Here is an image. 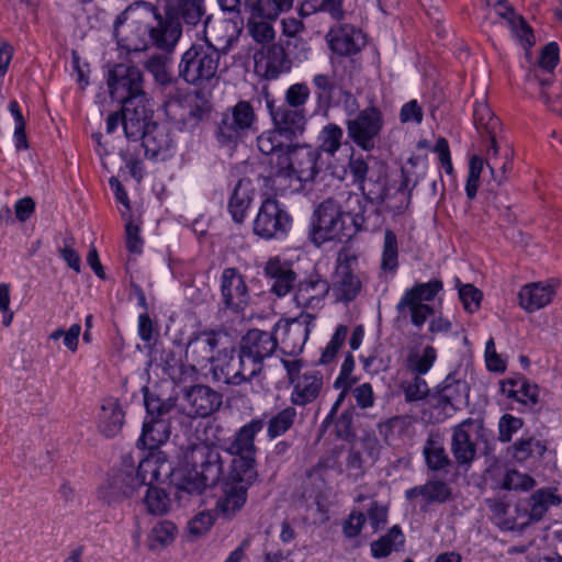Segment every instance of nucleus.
Segmentation results:
<instances>
[{
  "label": "nucleus",
  "mask_w": 562,
  "mask_h": 562,
  "mask_svg": "<svg viewBox=\"0 0 562 562\" xmlns=\"http://www.w3.org/2000/svg\"><path fill=\"white\" fill-rule=\"evenodd\" d=\"M124 22L115 25L119 45L127 52H142L149 44L160 50L171 53L182 35L181 23L168 14L165 15L149 3L130 7L124 13Z\"/></svg>",
  "instance_id": "1"
},
{
  "label": "nucleus",
  "mask_w": 562,
  "mask_h": 562,
  "mask_svg": "<svg viewBox=\"0 0 562 562\" xmlns=\"http://www.w3.org/2000/svg\"><path fill=\"white\" fill-rule=\"evenodd\" d=\"M348 217V212L327 200L318 205L311 218L310 239L314 245L319 247L327 241L344 244L337 256L331 285L333 295L339 302L351 300V234L346 224Z\"/></svg>",
  "instance_id": "2"
},
{
  "label": "nucleus",
  "mask_w": 562,
  "mask_h": 562,
  "mask_svg": "<svg viewBox=\"0 0 562 562\" xmlns=\"http://www.w3.org/2000/svg\"><path fill=\"white\" fill-rule=\"evenodd\" d=\"M186 471L177 474L175 498L180 506H201L203 493L223 474L218 448L213 442H196L183 456Z\"/></svg>",
  "instance_id": "3"
},
{
  "label": "nucleus",
  "mask_w": 562,
  "mask_h": 562,
  "mask_svg": "<svg viewBox=\"0 0 562 562\" xmlns=\"http://www.w3.org/2000/svg\"><path fill=\"white\" fill-rule=\"evenodd\" d=\"M231 26L228 20H220L216 26H211V19L204 21L205 40L193 43L181 56L178 75L184 82L192 86H203L217 76L221 52L207 37L209 30H226Z\"/></svg>",
  "instance_id": "4"
},
{
  "label": "nucleus",
  "mask_w": 562,
  "mask_h": 562,
  "mask_svg": "<svg viewBox=\"0 0 562 562\" xmlns=\"http://www.w3.org/2000/svg\"><path fill=\"white\" fill-rule=\"evenodd\" d=\"M318 158V149L308 145H293L288 149L286 156L271 177L276 193L284 195L304 190L319 171Z\"/></svg>",
  "instance_id": "5"
},
{
  "label": "nucleus",
  "mask_w": 562,
  "mask_h": 562,
  "mask_svg": "<svg viewBox=\"0 0 562 562\" xmlns=\"http://www.w3.org/2000/svg\"><path fill=\"white\" fill-rule=\"evenodd\" d=\"M258 117L249 101L227 108L217 125L216 137L222 145H236L257 132Z\"/></svg>",
  "instance_id": "6"
},
{
  "label": "nucleus",
  "mask_w": 562,
  "mask_h": 562,
  "mask_svg": "<svg viewBox=\"0 0 562 562\" xmlns=\"http://www.w3.org/2000/svg\"><path fill=\"white\" fill-rule=\"evenodd\" d=\"M443 289L439 279L428 282L415 283L406 289L396 304V311L402 317H409L416 328H422L429 316L434 315V308L427 304L432 301Z\"/></svg>",
  "instance_id": "7"
},
{
  "label": "nucleus",
  "mask_w": 562,
  "mask_h": 562,
  "mask_svg": "<svg viewBox=\"0 0 562 562\" xmlns=\"http://www.w3.org/2000/svg\"><path fill=\"white\" fill-rule=\"evenodd\" d=\"M334 389L339 394L334 402L325 423L335 425V432L338 438L349 441L351 437V353L345 357L339 375L334 382Z\"/></svg>",
  "instance_id": "8"
},
{
  "label": "nucleus",
  "mask_w": 562,
  "mask_h": 562,
  "mask_svg": "<svg viewBox=\"0 0 562 562\" xmlns=\"http://www.w3.org/2000/svg\"><path fill=\"white\" fill-rule=\"evenodd\" d=\"M334 457L322 458L314 467L306 471L303 482V497L312 501L316 509L325 514L330 505L334 494L333 477L338 474Z\"/></svg>",
  "instance_id": "9"
},
{
  "label": "nucleus",
  "mask_w": 562,
  "mask_h": 562,
  "mask_svg": "<svg viewBox=\"0 0 562 562\" xmlns=\"http://www.w3.org/2000/svg\"><path fill=\"white\" fill-rule=\"evenodd\" d=\"M292 216L286 206L276 199L268 198L261 202L252 223L254 234L271 240L283 239L292 228Z\"/></svg>",
  "instance_id": "10"
},
{
  "label": "nucleus",
  "mask_w": 562,
  "mask_h": 562,
  "mask_svg": "<svg viewBox=\"0 0 562 562\" xmlns=\"http://www.w3.org/2000/svg\"><path fill=\"white\" fill-rule=\"evenodd\" d=\"M106 85L113 100L122 105L147 101L142 71L131 65L117 64L108 74Z\"/></svg>",
  "instance_id": "11"
},
{
  "label": "nucleus",
  "mask_w": 562,
  "mask_h": 562,
  "mask_svg": "<svg viewBox=\"0 0 562 562\" xmlns=\"http://www.w3.org/2000/svg\"><path fill=\"white\" fill-rule=\"evenodd\" d=\"M221 334L213 329L193 333L187 342L183 373L194 378L199 370L215 364V349L218 347Z\"/></svg>",
  "instance_id": "12"
},
{
  "label": "nucleus",
  "mask_w": 562,
  "mask_h": 562,
  "mask_svg": "<svg viewBox=\"0 0 562 562\" xmlns=\"http://www.w3.org/2000/svg\"><path fill=\"white\" fill-rule=\"evenodd\" d=\"M329 290L328 282L317 274L300 281L293 295L295 306L301 310L297 316L315 324Z\"/></svg>",
  "instance_id": "13"
},
{
  "label": "nucleus",
  "mask_w": 562,
  "mask_h": 562,
  "mask_svg": "<svg viewBox=\"0 0 562 562\" xmlns=\"http://www.w3.org/2000/svg\"><path fill=\"white\" fill-rule=\"evenodd\" d=\"M221 302L225 310L238 314L246 310L250 293L245 277L236 268H225L220 278Z\"/></svg>",
  "instance_id": "14"
},
{
  "label": "nucleus",
  "mask_w": 562,
  "mask_h": 562,
  "mask_svg": "<svg viewBox=\"0 0 562 562\" xmlns=\"http://www.w3.org/2000/svg\"><path fill=\"white\" fill-rule=\"evenodd\" d=\"M256 72L267 80H276L291 70L292 63L284 48L278 44L263 46L255 56Z\"/></svg>",
  "instance_id": "15"
},
{
  "label": "nucleus",
  "mask_w": 562,
  "mask_h": 562,
  "mask_svg": "<svg viewBox=\"0 0 562 562\" xmlns=\"http://www.w3.org/2000/svg\"><path fill=\"white\" fill-rule=\"evenodd\" d=\"M317 105L329 108L339 102L340 97L348 100L349 93L341 76L336 71L333 75L316 74L312 78Z\"/></svg>",
  "instance_id": "16"
},
{
  "label": "nucleus",
  "mask_w": 562,
  "mask_h": 562,
  "mask_svg": "<svg viewBox=\"0 0 562 562\" xmlns=\"http://www.w3.org/2000/svg\"><path fill=\"white\" fill-rule=\"evenodd\" d=\"M273 126L283 133L285 138L294 139L302 135L306 116L304 109H293L289 105H273L272 102H267Z\"/></svg>",
  "instance_id": "17"
},
{
  "label": "nucleus",
  "mask_w": 562,
  "mask_h": 562,
  "mask_svg": "<svg viewBox=\"0 0 562 562\" xmlns=\"http://www.w3.org/2000/svg\"><path fill=\"white\" fill-rule=\"evenodd\" d=\"M382 127L381 112L375 108L362 111L353 120V143L366 151L375 147V138Z\"/></svg>",
  "instance_id": "18"
},
{
  "label": "nucleus",
  "mask_w": 562,
  "mask_h": 562,
  "mask_svg": "<svg viewBox=\"0 0 562 562\" xmlns=\"http://www.w3.org/2000/svg\"><path fill=\"white\" fill-rule=\"evenodd\" d=\"M184 407L190 417H206L222 404V395L206 385H194L187 391Z\"/></svg>",
  "instance_id": "19"
},
{
  "label": "nucleus",
  "mask_w": 562,
  "mask_h": 562,
  "mask_svg": "<svg viewBox=\"0 0 562 562\" xmlns=\"http://www.w3.org/2000/svg\"><path fill=\"white\" fill-rule=\"evenodd\" d=\"M145 156L154 160H166L175 151V142L165 125L149 124V128L142 138Z\"/></svg>",
  "instance_id": "20"
},
{
  "label": "nucleus",
  "mask_w": 562,
  "mask_h": 562,
  "mask_svg": "<svg viewBox=\"0 0 562 562\" xmlns=\"http://www.w3.org/2000/svg\"><path fill=\"white\" fill-rule=\"evenodd\" d=\"M150 113L147 101L124 105L123 131L128 140H142L149 128V124H156L151 121Z\"/></svg>",
  "instance_id": "21"
},
{
  "label": "nucleus",
  "mask_w": 562,
  "mask_h": 562,
  "mask_svg": "<svg viewBox=\"0 0 562 562\" xmlns=\"http://www.w3.org/2000/svg\"><path fill=\"white\" fill-rule=\"evenodd\" d=\"M558 283L532 282L524 285L518 292L519 306L528 313L547 306L555 295Z\"/></svg>",
  "instance_id": "22"
},
{
  "label": "nucleus",
  "mask_w": 562,
  "mask_h": 562,
  "mask_svg": "<svg viewBox=\"0 0 562 562\" xmlns=\"http://www.w3.org/2000/svg\"><path fill=\"white\" fill-rule=\"evenodd\" d=\"M265 274L272 281L271 291L280 297L285 296L296 281L292 265L280 257H273L267 261Z\"/></svg>",
  "instance_id": "23"
},
{
  "label": "nucleus",
  "mask_w": 562,
  "mask_h": 562,
  "mask_svg": "<svg viewBox=\"0 0 562 562\" xmlns=\"http://www.w3.org/2000/svg\"><path fill=\"white\" fill-rule=\"evenodd\" d=\"M212 373L214 380L225 384L240 385L245 383V375L240 373V360L234 349H222L216 353Z\"/></svg>",
  "instance_id": "24"
},
{
  "label": "nucleus",
  "mask_w": 562,
  "mask_h": 562,
  "mask_svg": "<svg viewBox=\"0 0 562 562\" xmlns=\"http://www.w3.org/2000/svg\"><path fill=\"white\" fill-rule=\"evenodd\" d=\"M171 471L168 465L166 454L161 451L148 450V453L142 458L136 470L135 485H151L159 481L161 473L167 476Z\"/></svg>",
  "instance_id": "25"
},
{
  "label": "nucleus",
  "mask_w": 562,
  "mask_h": 562,
  "mask_svg": "<svg viewBox=\"0 0 562 562\" xmlns=\"http://www.w3.org/2000/svg\"><path fill=\"white\" fill-rule=\"evenodd\" d=\"M293 139H288L278 128L265 131L257 137L258 149L267 156H271L270 164L277 169L288 149L292 148Z\"/></svg>",
  "instance_id": "26"
},
{
  "label": "nucleus",
  "mask_w": 562,
  "mask_h": 562,
  "mask_svg": "<svg viewBox=\"0 0 562 562\" xmlns=\"http://www.w3.org/2000/svg\"><path fill=\"white\" fill-rule=\"evenodd\" d=\"M263 427L262 418L251 419L237 430L226 451L231 456H256L255 438Z\"/></svg>",
  "instance_id": "27"
},
{
  "label": "nucleus",
  "mask_w": 562,
  "mask_h": 562,
  "mask_svg": "<svg viewBox=\"0 0 562 562\" xmlns=\"http://www.w3.org/2000/svg\"><path fill=\"white\" fill-rule=\"evenodd\" d=\"M246 485L226 481L222 487V495L216 502V512L224 518H233L244 507L247 501Z\"/></svg>",
  "instance_id": "28"
},
{
  "label": "nucleus",
  "mask_w": 562,
  "mask_h": 562,
  "mask_svg": "<svg viewBox=\"0 0 562 562\" xmlns=\"http://www.w3.org/2000/svg\"><path fill=\"white\" fill-rule=\"evenodd\" d=\"M496 11L506 26L510 30L513 36L522 47L527 48L533 45L535 37L532 30L521 15L515 13L512 7L502 1L497 2Z\"/></svg>",
  "instance_id": "29"
},
{
  "label": "nucleus",
  "mask_w": 562,
  "mask_h": 562,
  "mask_svg": "<svg viewBox=\"0 0 562 562\" xmlns=\"http://www.w3.org/2000/svg\"><path fill=\"white\" fill-rule=\"evenodd\" d=\"M277 346V339L271 333L250 329L243 337L239 348L262 362L274 352Z\"/></svg>",
  "instance_id": "30"
},
{
  "label": "nucleus",
  "mask_w": 562,
  "mask_h": 562,
  "mask_svg": "<svg viewBox=\"0 0 562 562\" xmlns=\"http://www.w3.org/2000/svg\"><path fill=\"white\" fill-rule=\"evenodd\" d=\"M323 376L318 371H308L297 376L291 393L294 405L304 406L312 403L321 393Z\"/></svg>",
  "instance_id": "31"
},
{
  "label": "nucleus",
  "mask_w": 562,
  "mask_h": 562,
  "mask_svg": "<svg viewBox=\"0 0 562 562\" xmlns=\"http://www.w3.org/2000/svg\"><path fill=\"white\" fill-rule=\"evenodd\" d=\"M473 121L477 132L482 137H486L492 146L494 154H498L496 144V134L501 122L493 114L491 108L484 102H476L473 110Z\"/></svg>",
  "instance_id": "32"
},
{
  "label": "nucleus",
  "mask_w": 562,
  "mask_h": 562,
  "mask_svg": "<svg viewBox=\"0 0 562 562\" xmlns=\"http://www.w3.org/2000/svg\"><path fill=\"white\" fill-rule=\"evenodd\" d=\"M170 436L169 424L164 418H146L143 425L142 436L137 446L144 449L158 451L157 448L165 443Z\"/></svg>",
  "instance_id": "33"
},
{
  "label": "nucleus",
  "mask_w": 562,
  "mask_h": 562,
  "mask_svg": "<svg viewBox=\"0 0 562 562\" xmlns=\"http://www.w3.org/2000/svg\"><path fill=\"white\" fill-rule=\"evenodd\" d=\"M314 327L315 324L307 323V321L302 317L296 316L295 318L291 319L286 324L284 336L282 338V345L286 352H301L308 339L311 330Z\"/></svg>",
  "instance_id": "34"
},
{
  "label": "nucleus",
  "mask_w": 562,
  "mask_h": 562,
  "mask_svg": "<svg viewBox=\"0 0 562 562\" xmlns=\"http://www.w3.org/2000/svg\"><path fill=\"white\" fill-rule=\"evenodd\" d=\"M254 191L248 180H239L228 201V212L236 224H243L252 202Z\"/></svg>",
  "instance_id": "35"
},
{
  "label": "nucleus",
  "mask_w": 562,
  "mask_h": 562,
  "mask_svg": "<svg viewBox=\"0 0 562 562\" xmlns=\"http://www.w3.org/2000/svg\"><path fill=\"white\" fill-rule=\"evenodd\" d=\"M422 496L428 503H446L451 497L450 486L440 480H429L423 485L405 491V497L413 501Z\"/></svg>",
  "instance_id": "36"
},
{
  "label": "nucleus",
  "mask_w": 562,
  "mask_h": 562,
  "mask_svg": "<svg viewBox=\"0 0 562 562\" xmlns=\"http://www.w3.org/2000/svg\"><path fill=\"white\" fill-rule=\"evenodd\" d=\"M467 426H471L470 420L463 422L453 429L451 451L459 464L471 463L476 453L475 445L465 429Z\"/></svg>",
  "instance_id": "37"
},
{
  "label": "nucleus",
  "mask_w": 562,
  "mask_h": 562,
  "mask_svg": "<svg viewBox=\"0 0 562 562\" xmlns=\"http://www.w3.org/2000/svg\"><path fill=\"white\" fill-rule=\"evenodd\" d=\"M168 14L179 22L196 25L204 15L203 0H169L166 4Z\"/></svg>",
  "instance_id": "38"
},
{
  "label": "nucleus",
  "mask_w": 562,
  "mask_h": 562,
  "mask_svg": "<svg viewBox=\"0 0 562 562\" xmlns=\"http://www.w3.org/2000/svg\"><path fill=\"white\" fill-rule=\"evenodd\" d=\"M326 42L333 54L331 63L335 57H348L351 54V25L348 23H337L333 25L326 34Z\"/></svg>",
  "instance_id": "39"
},
{
  "label": "nucleus",
  "mask_w": 562,
  "mask_h": 562,
  "mask_svg": "<svg viewBox=\"0 0 562 562\" xmlns=\"http://www.w3.org/2000/svg\"><path fill=\"white\" fill-rule=\"evenodd\" d=\"M124 424V414L116 401H106L99 415V430L109 438L115 437Z\"/></svg>",
  "instance_id": "40"
},
{
  "label": "nucleus",
  "mask_w": 562,
  "mask_h": 562,
  "mask_svg": "<svg viewBox=\"0 0 562 562\" xmlns=\"http://www.w3.org/2000/svg\"><path fill=\"white\" fill-rule=\"evenodd\" d=\"M256 456H233L232 469L227 481L251 486L257 480Z\"/></svg>",
  "instance_id": "41"
},
{
  "label": "nucleus",
  "mask_w": 562,
  "mask_h": 562,
  "mask_svg": "<svg viewBox=\"0 0 562 562\" xmlns=\"http://www.w3.org/2000/svg\"><path fill=\"white\" fill-rule=\"evenodd\" d=\"M294 0H246V8L260 19L276 20L293 7Z\"/></svg>",
  "instance_id": "42"
},
{
  "label": "nucleus",
  "mask_w": 562,
  "mask_h": 562,
  "mask_svg": "<svg viewBox=\"0 0 562 562\" xmlns=\"http://www.w3.org/2000/svg\"><path fill=\"white\" fill-rule=\"evenodd\" d=\"M177 533L178 528L173 522L160 520L147 536V548L150 551H160L175 541Z\"/></svg>",
  "instance_id": "43"
},
{
  "label": "nucleus",
  "mask_w": 562,
  "mask_h": 562,
  "mask_svg": "<svg viewBox=\"0 0 562 562\" xmlns=\"http://www.w3.org/2000/svg\"><path fill=\"white\" fill-rule=\"evenodd\" d=\"M405 542V537L398 526H393L386 535L371 543L374 558H384L393 551H398Z\"/></svg>",
  "instance_id": "44"
},
{
  "label": "nucleus",
  "mask_w": 562,
  "mask_h": 562,
  "mask_svg": "<svg viewBox=\"0 0 562 562\" xmlns=\"http://www.w3.org/2000/svg\"><path fill=\"white\" fill-rule=\"evenodd\" d=\"M437 359V351L434 347L427 346L422 352L413 350L406 359V368L414 375L426 374Z\"/></svg>",
  "instance_id": "45"
},
{
  "label": "nucleus",
  "mask_w": 562,
  "mask_h": 562,
  "mask_svg": "<svg viewBox=\"0 0 562 562\" xmlns=\"http://www.w3.org/2000/svg\"><path fill=\"white\" fill-rule=\"evenodd\" d=\"M424 456L428 468L439 471L449 464V458L438 436L430 435L424 446Z\"/></svg>",
  "instance_id": "46"
},
{
  "label": "nucleus",
  "mask_w": 562,
  "mask_h": 562,
  "mask_svg": "<svg viewBox=\"0 0 562 562\" xmlns=\"http://www.w3.org/2000/svg\"><path fill=\"white\" fill-rule=\"evenodd\" d=\"M561 498L551 491L539 490L529 498V517L531 520H540L550 506L559 505Z\"/></svg>",
  "instance_id": "47"
},
{
  "label": "nucleus",
  "mask_w": 562,
  "mask_h": 562,
  "mask_svg": "<svg viewBox=\"0 0 562 562\" xmlns=\"http://www.w3.org/2000/svg\"><path fill=\"white\" fill-rule=\"evenodd\" d=\"M510 389L503 386V392L508 397L514 398L525 405H535L538 402V387L530 384L528 381L521 379L517 381H509Z\"/></svg>",
  "instance_id": "48"
},
{
  "label": "nucleus",
  "mask_w": 562,
  "mask_h": 562,
  "mask_svg": "<svg viewBox=\"0 0 562 562\" xmlns=\"http://www.w3.org/2000/svg\"><path fill=\"white\" fill-rule=\"evenodd\" d=\"M296 418V409L292 406H288L272 416L268 422L267 436L269 439L285 434L294 424Z\"/></svg>",
  "instance_id": "49"
},
{
  "label": "nucleus",
  "mask_w": 562,
  "mask_h": 562,
  "mask_svg": "<svg viewBox=\"0 0 562 562\" xmlns=\"http://www.w3.org/2000/svg\"><path fill=\"white\" fill-rule=\"evenodd\" d=\"M167 64L168 57L160 54L151 55L144 63L147 71L151 74L155 81L162 87H168L175 81L171 72L167 68Z\"/></svg>",
  "instance_id": "50"
},
{
  "label": "nucleus",
  "mask_w": 562,
  "mask_h": 562,
  "mask_svg": "<svg viewBox=\"0 0 562 562\" xmlns=\"http://www.w3.org/2000/svg\"><path fill=\"white\" fill-rule=\"evenodd\" d=\"M397 266H398L397 238L393 231L386 229L384 233L381 269L383 271L394 272L396 270Z\"/></svg>",
  "instance_id": "51"
},
{
  "label": "nucleus",
  "mask_w": 562,
  "mask_h": 562,
  "mask_svg": "<svg viewBox=\"0 0 562 562\" xmlns=\"http://www.w3.org/2000/svg\"><path fill=\"white\" fill-rule=\"evenodd\" d=\"M247 23V30L250 36L260 44L271 43L274 40L276 32L271 24V20H257L260 16L254 15Z\"/></svg>",
  "instance_id": "52"
},
{
  "label": "nucleus",
  "mask_w": 562,
  "mask_h": 562,
  "mask_svg": "<svg viewBox=\"0 0 562 562\" xmlns=\"http://www.w3.org/2000/svg\"><path fill=\"white\" fill-rule=\"evenodd\" d=\"M546 447L540 440L532 437L521 438L512 447L513 458L519 462H524L535 454H542Z\"/></svg>",
  "instance_id": "53"
},
{
  "label": "nucleus",
  "mask_w": 562,
  "mask_h": 562,
  "mask_svg": "<svg viewBox=\"0 0 562 562\" xmlns=\"http://www.w3.org/2000/svg\"><path fill=\"white\" fill-rule=\"evenodd\" d=\"M341 138L342 130L336 124H328L319 134V149L334 156L341 146Z\"/></svg>",
  "instance_id": "54"
},
{
  "label": "nucleus",
  "mask_w": 562,
  "mask_h": 562,
  "mask_svg": "<svg viewBox=\"0 0 562 562\" xmlns=\"http://www.w3.org/2000/svg\"><path fill=\"white\" fill-rule=\"evenodd\" d=\"M348 333H349V328L346 325H339L336 328L334 335L331 336L330 340L328 341L327 346L325 347V349L321 356V359H319L321 363L327 364V363L333 362L336 359L338 352L340 351V349L342 348V346L346 342Z\"/></svg>",
  "instance_id": "55"
},
{
  "label": "nucleus",
  "mask_w": 562,
  "mask_h": 562,
  "mask_svg": "<svg viewBox=\"0 0 562 562\" xmlns=\"http://www.w3.org/2000/svg\"><path fill=\"white\" fill-rule=\"evenodd\" d=\"M9 112L11 113L13 120H14V142L16 149H26L29 147L26 134H25V119L22 114L20 104L16 100H12L9 103Z\"/></svg>",
  "instance_id": "56"
},
{
  "label": "nucleus",
  "mask_w": 562,
  "mask_h": 562,
  "mask_svg": "<svg viewBox=\"0 0 562 562\" xmlns=\"http://www.w3.org/2000/svg\"><path fill=\"white\" fill-rule=\"evenodd\" d=\"M401 389L407 402L422 401L429 393L427 382L418 375H414L412 379L403 381L401 383Z\"/></svg>",
  "instance_id": "57"
},
{
  "label": "nucleus",
  "mask_w": 562,
  "mask_h": 562,
  "mask_svg": "<svg viewBox=\"0 0 562 562\" xmlns=\"http://www.w3.org/2000/svg\"><path fill=\"white\" fill-rule=\"evenodd\" d=\"M144 502L148 512L154 515H162L169 509V498L167 494L162 490L150 485L147 488Z\"/></svg>",
  "instance_id": "58"
},
{
  "label": "nucleus",
  "mask_w": 562,
  "mask_h": 562,
  "mask_svg": "<svg viewBox=\"0 0 562 562\" xmlns=\"http://www.w3.org/2000/svg\"><path fill=\"white\" fill-rule=\"evenodd\" d=\"M483 168L484 160L480 156L474 155L470 158L469 171L465 182V193L470 200L476 196L480 177L483 171Z\"/></svg>",
  "instance_id": "59"
},
{
  "label": "nucleus",
  "mask_w": 562,
  "mask_h": 562,
  "mask_svg": "<svg viewBox=\"0 0 562 562\" xmlns=\"http://www.w3.org/2000/svg\"><path fill=\"white\" fill-rule=\"evenodd\" d=\"M311 91L306 83L300 82L291 85L284 93L285 102L282 105H289L293 109H303L310 98Z\"/></svg>",
  "instance_id": "60"
},
{
  "label": "nucleus",
  "mask_w": 562,
  "mask_h": 562,
  "mask_svg": "<svg viewBox=\"0 0 562 562\" xmlns=\"http://www.w3.org/2000/svg\"><path fill=\"white\" fill-rule=\"evenodd\" d=\"M459 297L463 307L469 313H474L480 308L482 301V292L474 285L468 283L459 289Z\"/></svg>",
  "instance_id": "61"
},
{
  "label": "nucleus",
  "mask_w": 562,
  "mask_h": 562,
  "mask_svg": "<svg viewBox=\"0 0 562 562\" xmlns=\"http://www.w3.org/2000/svg\"><path fill=\"white\" fill-rule=\"evenodd\" d=\"M238 360H240V373L245 375V382L251 381L262 370V362L255 357H250L239 348Z\"/></svg>",
  "instance_id": "62"
},
{
  "label": "nucleus",
  "mask_w": 562,
  "mask_h": 562,
  "mask_svg": "<svg viewBox=\"0 0 562 562\" xmlns=\"http://www.w3.org/2000/svg\"><path fill=\"white\" fill-rule=\"evenodd\" d=\"M214 524V515L210 510L196 514L188 524V530L193 536H202L207 532Z\"/></svg>",
  "instance_id": "63"
},
{
  "label": "nucleus",
  "mask_w": 562,
  "mask_h": 562,
  "mask_svg": "<svg viewBox=\"0 0 562 562\" xmlns=\"http://www.w3.org/2000/svg\"><path fill=\"white\" fill-rule=\"evenodd\" d=\"M535 484L532 477L527 474L520 473L516 470H510L506 473L503 486L507 490H521L528 491Z\"/></svg>",
  "instance_id": "64"
}]
</instances>
